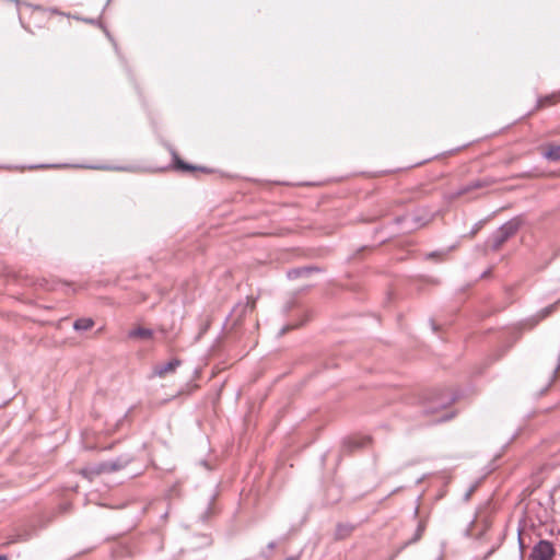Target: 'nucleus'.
Returning <instances> with one entry per match:
<instances>
[{
    "label": "nucleus",
    "mask_w": 560,
    "mask_h": 560,
    "mask_svg": "<svg viewBox=\"0 0 560 560\" xmlns=\"http://www.w3.org/2000/svg\"><path fill=\"white\" fill-rule=\"evenodd\" d=\"M0 560H7V558L3 556H0Z\"/></svg>",
    "instance_id": "obj_20"
},
{
    "label": "nucleus",
    "mask_w": 560,
    "mask_h": 560,
    "mask_svg": "<svg viewBox=\"0 0 560 560\" xmlns=\"http://www.w3.org/2000/svg\"><path fill=\"white\" fill-rule=\"evenodd\" d=\"M287 560H296V558H294V557H290V558H288Z\"/></svg>",
    "instance_id": "obj_19"
},
{
    "label": "nucleus",
    "mask_w": 560,
    "mask_h": 560,
    "mask_svg": "<svg viewBox=\"0 0 560 560\" xmlns=\"http://www.w3.org/2000/svg\"><path fill=\"white\" fill-rule=\"evenodd\" d=\"M176 167L179 168V170H183V171H194L195 167L187 164V163H184L183 161L180 160H176Z\"/></svg>",
    "instance_id": "obj_12"
},
{
    "label": "nucleus",
    "mask_w": 560,
    "mask_h": 560,
    "mask_svg": "<svg viewBox=\"0 0 560 560\" xmlns=\"http://www.w3.org/2000/svg\"><path fill=\"white\" fill-rule=\"evenodd\" d=\"M424 526L422 524H419L415 534V537L411 539V542H415L419 540L423 534Z\"/></svg>",
    "instance_id": "obj_13"
},
{
    "label": "nucleus",
    "mask_w": 560,
    "mask_h": 560,
    "mask_svg": "<svg viewBox=\"0 0 560 560\" xmlns=\"http://www.w3.org/2000/svg\"><path fill=\"white\" fill-rule=\"evenodd\" d=\"M556 549L549 540H539L532 549L529 558L532 560H553Z\"/></svg>",
    "instance_id": "obj_3"
},
{
    "label": "nucleus",
    "mask_w": 560,
    "mask_h": 560,
    "mask_svg": "<svg viewBox=\"0 0 560 560\" xmlns=\"http://www.w3.org/2000/svg\"><path fill=\"white\" fill-rule=\"evenodd\" d=\"M370 443V439H364L360 443H355V446L363 447Z\"/></svg>",
    "instance_id": "obj_14"
},
{
    "label": "nucleus",
    "mask_w": 560,
    "mask_h": 560,
    "mask_svg": "<svg viewBox=\"0 0 560 560\" xmlns=\"http://www.w3.org/2000/svg\"><path fill=\"white\" fill-rule=\"evenodd\" d=\"M552 308H553V306H549V307L545 308V310L542 311V314H541V316H540V317H541V318L546 317V316H547V315L552 311Z\"/></svg>",
    "instance_id": "obj_15"
},
{
    "label": "nucleus",
    "mask_w": 560,
    "mask_h": 560,
    "mask_svg": "<svg viewBox=\"0 0 560 560\" xmlns=\"http://www.w3.org/2000/svg\"><path fill=\"white\" fill-rule=\"evenodd\" d=\"M486 185H487V183L485 180H475L470 185H468L466 188L460 190L459 194L467 192V191H469L471 189L481 188V187H485Z\"/></svg>",
    "instance_id": "obj_11"
},
{
    "label": "nucleus",
    "mask_w": 560,
    "mask_h": 560,
    "mask_svg": "<svg viewBox=\"0 0 560 560\" xmlns=\"http://www.w3.org/2000/svg\"><path fill=\"white\" fill-rule=\"evenodd\" d=\"M130 339H145L149 340L153 337V330L149 328L138 327L128 332Z\"/></svg>",
    "instance_id": "obj_6"
},
{
    "label": "nucleus",
    "mask_w": 560,
    "mask_h": 560,
    "mask_svg": "<svg viewBox=\"0 0 560 560\" xmlns=\"http://www.w3.org/2000/svg\"><path fill=\"white\" fill-rule=\"evenodd\" d=\"M180 363H182L180 360L173 359L170 362H166L164 364H160V365L155 366L154 373L158 376L162 377L168 373H173L180 365Z\"/></svg>",
    "instance_id": "obj_5"
},
{
    "label": "nucleus",
    "mask_w": 560,
    "mask_h": 560,
    "mask_svg": "<svg viewBox=\"0 0 560 560\" xmlns=\"http://www.w3.org/2000/svg\"><path fill=\"white\" fill-rule=\"evenodd\" d=\"M255 307V300L247 298L245 304H237L232 311L233 314L237 315V320L242 318L246 314V312L253 311Z\"/></svg>",
    "instance_id": "obj_7"
},
{
    "label": "nucleus",
    "mask_w": 560,
    "mask_h": 560,
    "mask_svg": "<svg viewBox=\"0 0 560 560\" xmlns=\"http://www.w3.org/2000/svg\"><path fill=\"white\" fill-rule=\"evenodd\" d=\"M544 158L549 161H560V145H551L545 153Z\"/></svg>",
    "instance_id": "obj_10"
},
{
    "label": "nucleus",
    "mask_w": 560,
    "mask_h": 560,
    "mask_svg": "<svg viewBox=\"0 0 560 560\" xmlns=\"http://www.w3.org/2000/svg\"><path fill=\"white\" fill-rule=\"evenodd\" d=\"M94 326L92 318H79L74 322L73 328L79 331H85Z\"/></svg>",
    "instance_id": "obj_9"
},
{
    "label": "nucleus",
    "mask_w": 560,
    "mask_h": 560,
    "mask_svg": "<svg viewBox=\"0 0 560 560\" xmlns=\"http://www.w3.org/2000/svg\"><path fill=\"white\" fill-rule=\"evenodd\" d=\"M454 401V398L446 394H439L435 397L430 398L427 406L424 407V412L430 416H436V422L446 421L453 417V415L443 412L446 408L451 406Z\"/></svg>",
    "instance_id": "obj_1"
},
{
    "label": "nucleus",
    "mask_w": 560,
    "mask_h": 560,
    "mask_svg": "<svg viewBox=\"0 0 560 560\" xmlns=\"http://www.w3.org/2000/svg\"><path fill=\"white\" fill-rule=\"evenodd\" d=\"M120 467L121 466L119 464H117L116 462L102 463L95 467L83 469L82 474L86 477H91L92 475H101L103 472L115 471V470L119 469Z\"/></svg>",
    "instance_id": "obj_4"
},
{
    "label": "nucleus",
    "mask_w": 560,
    "mask_h": 560,
    "mask_svg": "<svg viewBox=\"0 0 560 560\" xmlns=\"http://www.w3.org/2000/svg\"><path fill=\"white\" fill-rule=\"evenodd\" d=\"M275 547H276V544H275V542H270V544H269V548H270V549H273Z\"/></svg>",
    "instance_id": "obj_18"
},
{
    "label": "nucleus",
    "mask_w": 560,
    "mask_h": 560,
    "mask_svg": "<svg viewBox=\"0 0 560 560\" xmlns=\"http://www.w3.org/2000/svg\"><path fill=\"white\" fill-rule=\"evenodd\" d=\"M520 223L516 220L503 224L492 236V248L495 250L499 249L508 238L516 233Z\"/></svg>",
    "instance_id": "obj_2"
},
{
    "label": "nucleus",
    "mask_w": 560,
    "mask_h": 560,
    "mask_svg": "<svg viewBox=\"0 0 560 560\" xmlns=\"http://www.w3.org/2000/svg\"><path fill=\"white\" fill-rule=\"evenodd\" d=\"M291 327L290 326H285L283 327L281 330H280V335H283L285 331L290 330Z\"/></svg>",
    "instance_id": "obj_17"
},
{
    "label": "nucleus",
    "mask_w": 560,
    "mask_h": 560,
    "mask_svg": "<svg viewBox=\"0 0 560 560\" xmlns=\"http://www.w3.org/2000/svg\"><path fill=\"white\" fill-rule=\"evenodd\" d=\"M560 370V346L557 352L553 355L551 365H550V377L548 382V386L551 385V383L555 381L558 371Z\"/></svg>",
    "instance_id": "obj_8"
},
{
    "label": "nucleus",
    "mask_w": 560,
    "mask_h": 560,
    "mask_svg": "<svg viewBox=\"0 0 560 560\" xmlns=\"http://www.w3.org/2000/svg\"><path fill=\"white\" fill-rule=\"evenodd\" d=\"M472 491H474V488L469 489V491L465 494V500H466V501H467V500H469V498H470V495H471Z\"/></svg>",
    "instance_id": "obj_16"
}]
</instances>
